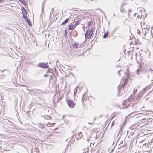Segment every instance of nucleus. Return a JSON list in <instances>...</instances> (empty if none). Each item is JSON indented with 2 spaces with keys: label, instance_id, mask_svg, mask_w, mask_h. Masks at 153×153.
Returning <instances> with one entry per match:
<instances>
[{
  "label": "nucleus",
  "instance_id": "obj_14",
  "mask_svg": "<svg viewBox=\"0 0 153 153\" xmlns=\"http://www.w3.org/2000/svg\"><path fill=\"white\" fill-rule=\"evenodd\" d=\"M39 126L41 127L42 128H44L45 127V125L43 124H42L40 123H39Z\"/></svg>",
  "mask_w": 153,
  "mask_h": 153
},
{
  "label": "nucleus",
  "instance_id": "obj_38",
  "mask_svg": "<svg viewBox=\"0 0 153 153\" xmlns=\"http://www.w3.org/2000/svg\"><path fill=\"white\" fill-rule=\"evenodd\" d=\"M136 13H135L134 15V16H135V15H136Z\"/></svg>",
  "mask_w": 153,
  "mask_h": 153
},
{
  "label": "nucleus",
  "instance_id": "obj_53",
  "mask_svg": "<svg viewBox=\"0 0 153 153\" xmlns=\"http://www.w3.org/2000/svg\"><path fill=\"white\" fill-rule=\"evenodd\" d=\"M152 83H153V82H152Z\"/></svg>",
  "mask_w": 153,
  "mask_h": 153
},
{
  "label": "nucleus",
  "instance_id": "obj_25",
  "mask_svg": "<svg viewBox=\"0 0 153 153\" xmlns=\"http://www.w3.org/2000/svg\"><path fill=\"white\" fill-rule=\"evenodd\" d=\"M126 145V144H125V143H124L123 144V145H122L120 147H124V146Z\"/></svg>",
  "mask_w": 153,
  "mask_h": 153
},
{
  "label": "nucleus",
  "instance_id": "obj_11",
  "mask_svg": "<svg viewBox=\"0 0 153 153\" xmlns=\"http://www.w3.org/2000/svg\"><path fill=\"white\" fill-rule=\"evenodd\" d=\"M133 114V113H132L131 114V116L132 117H134L135 118H137L140 117V116H139L140 114H136L135 115H134L133 116H132V115Z\"/></svg>",
  "mask_w": 153,
  "mask_h": 153
},
{
  "label": "nucleus",
  "instance_id": "obj_20",
  "mask_svg": "<svg viewBox=\"0 0 153 153\" xmlns=\"http://www.w3.org/2000/svg\"><path fill=\"white\" fill-rule=\"evenodd\" d=\"M79 24V23L78 21L76 22L75 24H74V27H76Z\"/></svg>",
  "mask_w": 153,
  "mask_h": 153
},
{
  "label": "nucleus",
  "instance_id": "obj_18",
  "mask_svg": "<svg viewBox=\"0 0 153 153\" xmlns=\"http://www.w3.org/2000/svg\"><path fill=\"white\" fill-rule=\"evenodd\" d=\"M20 1L21 3L23 4H25L26 3V1L24 0H19Z\"/></svg>",
  "mask_w": 153,
  "mask_h": 153
},
{
  "label": "nucleus",
  "instance_id": "obj_2",
  "mask_svg": "<svg viewBox=\"0 0 153 153\" xmlns=\"http://www.w3.org/2000/svg\"><path fill=\"white\" fill-rule=\"evenodd\" d=\"M93 30H94L93 28L91 30H88L86 31L85 34V39L87 40V38L88 39L91 38L93 34Z\"/></svg>",
  "mask_w": 153,
  "mask_h": 153
},
{
  "label": "nucleus",
  "instance_id": "obj_5",
  "mask_svg": "<svg viewBox=\"0 0 153 153\" xmlns=\"http://www.w3.org/2000/svg\"><path fill=\"white\" fill-rule=\"evenodd\" d=\"M48 63H40L37 65V66L44 68H47L49 67L48 65Z\"/></svg>",
  "mask_w": 153,
  "mask_h": 153
},
{
  "label": "nucleus",
  "instance_id": "obj_48",
  "mask_svg": "<svg viewBox=\"0 0 153 153\" xmlns=\"http://www.w3.org/2000/svg\"><path fill=\"white\" fill-rule=\"evenodd\" d=\"M150 70H151V68L150 69Z\"/></svg>",
  "mask_w": 153,
  "mask_h": 153
},
{
  "label": "nucleus",
  "instance_id": "obj_49",
  "mask_svg": "<svg viewBox=\"0 0 153 153\" xmlns=\"http://www.w3.org/2000/svg\"><path fill=\"white\" fill-rule=\"evenodd\" d=\"M66 149H65V151H66Z\"/></svg>",
  "mask_w": 153,
  "mask_h": 153
},
{
  "label": "nucleus",
  "instance_id": "obj_27",
  "mask_svg": "<svg viewBox=\"0 0 153 153\" xmlns=\"http://www.w3.org/2000/svg\"><path fill=\"white\" fill-rule=\"evenodd\" d=\"M120 70H119L118 71V74L119 75H120Z\"/></svg>",
  "mask_w": 153,
  "mask_h": 153
},
{
  "label": "nucleus",
  "instance_id": "obj_36",
  "mask_svg": "<svg viewBox=\"0 0 153 153\" xmlns=\"http://www.w3.org/2000/svg\"><path fill=\"white\" fill-rule=\"evenodd\" d=\"M9 122L10 123V125H12V124H13V123L10 122Z\"/></svg>",
  "mask_w": 153,
  "mask_h": 153
},
{
  "label": "nucleus",
  "instance_id": "obj_12",
  "mask_svg": "<svg viewBox=\"0 0 153 153\" xmlns=\"http://www.w3.org/2000/svg\"><path fill=\"white\" fill-rule=\"evenodd\" d=\"M44 118L45 119H46L47 120H49L51 119V117L50 116L46 115L45 116Z\"/></svg>",
  "mask_w": 153,
  "mask_h": 153
},
{
  "label": "nucleus",
  "instance_id": "obj_33",
  "mask_svg": "<svg viewBox=\"0 0 153 153\" xmlns=\"http://www.w3.org/2000/svg\"><path fill=\"white\" fill-rule=\"evenodd\" d=\"M66 33V35H67V30H65V33Z\"/></svg>",
  "mask_w": 153,
  "mask_h": 153
},
{
  "label": "nucleus",
  "instance_id": "obj_45",
  "mask_svg": "<svg viewBox=\"0 0 153 153\" xmlns=\"http://www.w3.org/2000/svg\"><path fill=\"white\" fill-rule=\"evenodd\" d=\"M82 101H83V99H82Z\"/></svg>",
  "mask_w": 153,
  "mask_h": 153
},
{
  "label": "nucleus",
  "instance_id": "obj_7",
  "mask_svg": "<svg viewBox=\"0 0 153 153\" xmlns=\"http://www.w3.org/2000/svg\"><path fill=\"white\" fill-rule=\"evenodd\" d=\"M79 44L77 43H75L72 45V47L73 48H78Z\"/></svg>",
  "mask_w": 153,
  "mask_h": 153
},
{
  "label": "nucleus",
  "instance_id": "obj_6",
  "mask_svg": "<svg viewBox=\"0 0 153 153\" xmlns=\"http://www.w3.org/2000/svg\"><path fill=\"white\" fill-rule=\"evenodd\" d=\"M143 72V69L141 68H140L137 70V74H139L140 73L141 74H142Z\"/></svg>",
  "mask_w": 153,
  "mask_h": 153
},
{
  "label": "nucleus",
  "instance_id": "obj_42",
  "mask_svg": "<svg viewBox=\"0 0 153 153\" xmlns=\"http://www.w3.org/2000/svg\"><path fill=\"white\" fill-rule=\"evenodd\" d=\"M36 90H37V91H39V90L38 89H37Z\"/></svg>",
  "mask_w": 153,
  "mask_h": 153
},
{
  "label": "nucleus",
  "instance_id": "obj_21",
  "mask_svg": "<svg viewBox=\"0 0 153 153\" xmlns=\"http://www.w3.org/2000/svg\"><path fill=\"white\" fill-rule=\"evenodd\" d=\"M54 11V8H53L51 10V11L50 12V15H51V14L53 13V12Z\"/></svg>",
  "mask_w": 153,
  "mask_h": 153
},
{
  "label": "nucleus",
  "instance_id": "obj_13",
  "mask_svg": "<svg viewBox=\"0 0 153 153\" xmlns=\"http://www.w3.org/2000/svg\"><path fill=\"white\" fill-rule=\"evenodd\" d=\"M22 10L23 14H27V11L24 8H23V9H22Z\"/></svg>",
  "mask_w": 153,
  "mask_h": 153
},
{
  "label": "nucleus",
  "instance_id": "obj_3",
  "mask_svg": "<svg viewBox=\"0 0 153 153\" xmlns=\"http://www.w3.org/2000/svg\"><path fill=\"white\" fill-rule=\"evenodd\" d=\"M128 81V79H125L123 80V82L122 83V84L121 85V86L120 87V86L119 85L118 87V92L119 94H120V91H121V90H122L123 89H124V86L125 85V84Z\"/></svg>",
  "mask_w": 153,
  "mask_h": 153
},
{
  "label": "nucleus",
  "instance_id": "obj_39",
  "mask_svg": "<svg viewBox=\"0 0 153 153\" xmlns=\"http://www.w3.org/2000/svg\"><path fill=\"white\" fill-rule=\"evenodd\" d=\"M141 97V96H140V95H139V96L138 97V98H140V97Z\"/></svg>",
  "mask_w": 153,
  "mask_h": 153
},
{
  "label": "nucleus",
  "instance_id": "obj_35",
  "mask_svg": "<svg viewBox=\"0 0 153 153\" xmlns=\"http://www.w3.org/2000/svg\"><path fill=\"white\" fill-rule=\"evenodd\" d=\"M59 62V61L57 60L56 61V65H57L58 64H57V63Z\"/></svg>",
  "mask_w": 153,
  "mask_h": 153
},
{
  "label": "nucleus",
  "instance_id": "obj_9",
  "mask_svg": "<svg viewBox=\"0 0 153 153\" xmlns=\"http://www.w3.org/2000/svg\"><path fill=\"white\" fill-rule=\"evenodd\" d=\"M69 20V18L67 19L63 22L61 24V25H65V24H66L68 22V21Z\"/></svg>",
  "mask_w": 153,
  "mask_h": 153
},
{
  "label": "nucleus",
  "instance_id": "obj_1",
  "mask_svg": "<svg viewBox=\"0 0 153 153\" xmlns=\"http://www.w3.org/2000/svg\"><path fill=\"white\" fill-rule=\"evenodd\" d=\"M133 99L131 97L124 101L123 102V106H125V108H127L128 107V106H130L133 103L134 101H132Z\"/></svg>",
  "mask_w": 153,
  "mask_h": 153
},
{
  "label": "nucleus",
  "instance_id": "obj_16",
  "mask_svg": "<svg viewBox=\"0 0 153 153\" xmlns=\"http://www.w3.org/2000/svg\"><path fill=\"white\" fill-rule=\"evenodd\" d=\"M108 33L107 32L105 33L103 36L104 38H106L107 37V36L108 35Z\"/></svg>",
  "mask_w": 153,
  "mask_h": 153
},
{
  "label": "nucleus",
  "instance_id": "obj_43",
  "mask_svg": "<svg viewBox=\"0 0 153 153\" xmlns=\"http://www.w3.org/2000/svg\"><path fill=\"white\" fill-rule=\"evenodd\" d=\"M87 140L88 141L89 140H88V139H87Z\"/></svg>",
  "mask_w": 153,
  "mask_h": 153
},
{
  "label": "nucleus",
  "instance_id": "obj_44",
  "mask_svg": "<svg viewBox=\"0 0 153 153\" xmlns=\"http://www.w3.org/2000/svg\"><path fill=\"white\" fill-rule=\"evenodd\" d=\"M73 136H74V135H73V136H72V138H73Z\"/></svg>",
  "mask_w": 153,
  "mask_h": 153
},
{
  "label": "nucleus",
  "instance_id": "obj_31",
  "mask_svg": "<svg viewBox=\"0 0 153 153\" xmlns=\"http://www.w3.org/2000/svg\"><path fill=\"white\" fill-rule=\"evenodd\" d=\"M134 128H135V127H134V128H133V126H131L130 127V128L131 129H134Z\"/></svg>",
  "mask_w": 153,
  "mask_h": 153
},
{
  "label": "nucleus",
  "instance_id": "obj_15",
  "mask_svg": "<svg viewBox=\"0 0 153 153\" xmlns=\"http://www.w3.org/2000/svg\"><path fill=\"white\" fill-rule=\"evenodd\" d=\"M74 27V25L73 24H71L69 25L68 29L69 30H71L73 29Z\"/></svg>",
  "mask_w": 153,
  "mask_h": 153
},
{
  "label": "nucleus",
  "instance_id": "obj_19",
  "mask_svg": "<svg viewBox=\"0 0 153 153\" xmlns=\"http://www.w3.org/2000/svg\"><path fill=\"white\" fill-rule=\"evenodd\" d=\"M23 18L25 20L27 19L28 20V18L27 17V16L25 15L24 14H23Z\"/></svg>",
  "mask_w": 153,
  "mask_h": 153
},
{
  "label": "nucleus",
  "instance_id": "obj_32",
  "mask_svg": "<svg viewBox=\"0 0 153 153\" xmlns=\"http://www.w3.org/2000/svg\"><path fill=\"white\" fill-rule=\"evenodd\" d=\"M137 89H134V93L136 91H137Z\"/></svg>",
  "mask_w": 153,
  "mask_h": 153
},
{
  "label": "nucleus",
  "instance_id": "obj_24",
  "mask_svg": "<svg viewBox=\"0 0 153 153\" xmlns=\"http://www.w3.org/2000/svg\"><path fill=\"white\" fill-rule=\"evenodd\" d=\"M25 20L28 23H29V22H30V21L29 19L28 18V20L25 19Z\"/></svg>",
  "mask_w": 153,
  "mask_h": 153
},
{
  "label": "nucleus",
  "instance_id": "obj_52",
  "mask_svg": "<svg viewBox=\"0 0 153 153\" xmlns=\"http://www.w3.org/2000/svg\"><path fill=\"white\" fill-rule=\"evenodd\" d=\"M153 90H152V91Z\"/></svg>",
  "mask_w": 153,
  "mask_h": 153
},
{
  "label": "nucleus",
  "instance_id": "obj_51",
  "mask_svg": "<svg viewBox=\"0 0 153 153\" xmlns=\"http://www.w3.org/2000/svg\"><path fill=\"white\" fill-rule=\"evenodd\" d=\"M1 146H0V149H1Z\"/></svg>",
  "mask_w": 153,
  "mask_h": 153
},
{
  "label": "nucleus",
  "instance_id": "obj_30",
  "mask_svg": "<svg viewBox=\"0 0 153 153\" xmlns=\"http://www.w3.org/2000/svg\"><path fill=\"white\" fill-rule=\"evenodd\" d=\"M123 143V141H122L120 143V144H119L120 145L121 144H122Z\"/></svg>",
  "mask_w": 153,
  "mask_h": 153
},
{
  "label": "nucleus",
  "instance_id": "obj_40",
  "mask_svg": "<svg viewBox=\"0 0 153 153\" xmlns=\"http://www.w3.org/2000/svg\"><path fill=\"white\" fill-rule=\"evenodd\" d=\"M113 16H115V14H114V13L113 14Z\"/></svg>",
  "mask_w": 153,
  "mask_h": 153
},
{
  "label": "nucleus",
  "instance_id": "obj_34",
  "mask_svg": "<svg viewBox=\"0 0 153 153\" xmlns=\"http://www.w3.org/2000/svg\"><path fill=\"white\" fill-rule=\"evenodd\" d=\"M4 0H0V2H2Z\"/></svg>",
  "mask_w": 153,
  "mask_h": 153
},
{
  "label": "nucleus",
  "instance_id": "obj_4",
  "mask_svg": "<svg viewBox=\"0 0 153 153\" xmlns=\"http://www.w3.org/2000/svg\"><path fill=\"white\" fill-rule=\"evenodd\" d=\"M67 102L68 106L71 108H73L75 106V104L73 100L70 99H67Z\"/></svg>",
  "mask_w": 153,
  "mask_h": 153
},
{
  "label": "nucleus",
  "instance_id": "obj_37",
  "mask_svg": "<svg viewBox=\"0 0 153 153\" xmlns=\"http://www.w3.org/2000/svg\"><path fill=\"white\" fill-rule=\"evenodd\" d=\"M68 145H67V146L66 149H67V148H68Z\"/></svg>",
  "mask_w": 153,
  "mask_h": 153
},
{
  "label": "nucleus",
  "instance_id": "obj_28",
  "mask_svg": "<svg viewBox=\"0 0 153 153\" xmlns=\"http://www.w3.org/2000/svg\"><path fill=\"white\" fill-rule=\"evenodd\" d=\"M115 124V123H114V121H113L112 123V125H111V126H112L113 125H114Z\"/></svg>",
  "mask_w": 153,
  "mask_h": 153
},
{
  "label": "nucleus",
  "instance_id": "obj_10",
  "mask_svg": "<svg viewBox=\"0 0 153 153\" xmlns=\"http://www.w3.org/2000/svg\"><path fill=\"white\" fill-rule=\"evenodd\" d=\"M149 88H150V86H147V87H146L144 88V89L142 91V92H143V94H144V92L146 91H145L146 90H147L148 89H149Z\"/></svg>",
  "mask_w": 153,
  "mask_h": 153
},
{
  "label": "nucleus",
  "instance_id": "obj_29",
  "mask_svg": "<svg viewBox=\"0 0 153 153\" xmlns=\"http://www.w3.org/2000/svg\"><path fill=\"white\" fill-rule=\"evenodd\" d=\"M140 33V31L139 30H137V33L139 34Z\"/></svg>",
  "mask_w": 153,
  "mask_h": 153
},
{
  "label": "nucleus",
  "instance_id": "obj_22",
  "mask_svg": "<svg viewBox=\"0 0 153 153\" xmlns=\"http://www.w3.org/2000/svg\"><path fill=\"white\" fill-rule=\"evenodd\" d=\"M92 23V22L91 21L88 22V26H89Z\"/></svg>",
  "mask_w": 153,
  "mask_h": 153
},
{
  "label": "nucleus",
  "instance_id": "obj_41",
  "mask_svg": "<svg viewBox=\"0 0 153 153\" xmlns=\"http://www.w3.org/2000/svg\"><path fill=\"white\" fill-rule=\"evenodd\" d=\"M88 123L89 124H92V123Z\"/></svg>",
  "mask_w": 153,
  "mask_h": 153
},
{
  "label": "nucleus",
  "instance_id": "obj_47",
  "mask_svg": "<svg viewBox=\"0 0 153 153\" xmlns=\"http://www.w3.org/2000/svg\"><path fill=\"white\" fill-rule=\"evenodd\" d=\"M1 150V149L0 150H1V152H2V150Z\"/></svg>",
  "mask_w": 153,
  "mask_h": 153
},
{
  "label": "nucleus",
  "instance_id": "obj_17",
  "mask_svg": "<svg viewBox=\"0 0 153 153\" xmlns=\"http://www.w3.org/2000/svg\"><path fill=\"white\" fill-rule=\"evenodd\" d=\"M132 10L131 9H129V11L128 12V15L129 16H131V12Z\"/></svg>",
  "mask_w": 153,
  "mask_h": 153
},
{
  "label": "nucleus",
  "instance_id": "obj_26",
  "mask_svg": "<svg viewBox=\"0 0 153 153\" xmlns=\"http://www.w3.org/2000/svg\"><path fill=\"white\" fill-rule=\"evenodd\" d=\"M48 125H48V124H47V125H46L45 126H51L50 125V124H51V123H48Z\"/></svg>",
  "mask_w": 153,
  "mask_h": 153
},
{
  "label": "nucleus",
  "instance_id": "obj_23",
  "mask_svg": "<svg viewBox=\"0 0 153 153\" xmlns=\"http://www.w3.org/2000/svg\"><path fill=\"white\" fill-rule=\"evenodd\" d=\"M121 11L122 12H124V13H125L126 12L125 11V10L124 9H121Z\"/></svg>",
  "mask_w": 153,
  "mask_h": 153
},
{
  "label": "nucleus",
  "instance_id": "obj_46",
  "mask_svg": "<svg viewBox=\"0 0 153 153\" xmlns=\"http://www.w3.org/2000/svg\"><path fill=\"white\" fill-rule=\"evenodd\" d=\"M114 117H112L111 119H112Z\"/></svg>",
  "mask_w": 153,
  "mask_h": 153
},
{
  "label": "nucleus",
  "instance_id": "obj_8",
  "mask_svg": "<svg viewBox=\"0 0 153 153\" xmlns=\"http://www.w3.org/2000/svg\"><path fill=\"white\" fill-rule=\"evenodd\" d=\"M82 133L81 132H80L78 134V137H77L76 138L77 140H78L79 139L81 138L82 137Z\"/></svg>",
  "mask_w": 153,
  "mask_h": 153
},
{
  "label": "nucleus",
  "instance_id": "obj_50",
  "mask_svg": "<svg viewBox=\"0 0 153 153\" xmlns=\"http://www.w3.org/2000/svg\"><path fill=\"white\" fill-rule=\"evenodd\" d=\"M66 149H65V151H66Z\"/></svg>",
  "mask_w": 153,
  "mask_h": 153
}]
</instances>
